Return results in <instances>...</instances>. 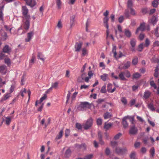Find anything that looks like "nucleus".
Returning a JSON list of instances; mask_svg holds the SVG:
<instances>
[{
    "instance_id": "obj_1",
    "label": "nucleus",
    "mask_w": 159,
    "mask_h": 159,
    "mask_svg": "<svg viewBox=\"0 0 159 159\" xmlns=\"http://www.w3.org/2000/svg\"><path fill=\"white\" fill-rule=\"evenodd\" d=\"M93 120L91 118L88 119L86 122L83 124V126L84 128L85 129H89L92 125Z\"/></svg>"
},
{
    "instance_id": "obj_2",
    "label": "nucleus",
    "mask_w": 159,
    "mask_h": 159,
    "mask_svg": "<svg viewBox=\"0 0 159 159\" xmlns=\"http://www.w3.org/2000/svg\"><path fill=\"white\" fill-rule=\"evenodd\" d=\"M116 46L113 45L112 52L113 53L114 57L115 59H117L123 56H125V55L123 54L122 52L121 51L119 52L118 55L117 56V53L116 51Z\"/></svg>"
},
{
    "instance_id": "obj_3",
    "label": "nucleus",
    "mask_w": 159,
    "mask_h": 159,
    "mask_svg": "<svg viewBox=\"0 0 159 159\" xmlns=\"http://www.w3.org/2000/svg\"><path fill=\"white\" fill-rule=\"evenodd\" d=\"M22 12L24 16L23 19H30V16L28 14V10L26 6H22Z\"/></svg>"
},
{
    "instance_id": "obj_4",
    "label": "nucleus",
    "mask_w": 159,
    "mask_h": 159,
    "mask_svg": "<svg viewBox=\"0 0 159 159\" xmlns=\"http://www.w3.org/2000/svg\"><path fill=\"white\" fill-rule=\"evenodd\" d=\"M128 118L130 119V121L131 122V123L132 124L133 123V122L134 121V119L133 118H130L129 116H125L122 119V124L124 127L125 128H126L128 126V124L126 121L127 119Z\"/></svg>"
},
{
    "instance_id": "obj_5",
    "label": "nucleus",
    "mask_w": 159,
    "mask_h": 159,
    "mask_svg": "<svg viewBox=\"0 0 159 159\" xmlns=\"http://www.w3.org/2000/svg\"><path fill=\"white\" fill-rule=\"evenodd\" d=\"M89 105V103L88 102H82L78 107V109L79 111H84Z\"/></svg>"
},
{
    "instance_id": "obj_6",
    "label": "nucleus",
    "mask_w": 159,
    "mask_h": 159,
    "mask_svg": "<svg viewBox=\"0 0 159 159\" xmlns=\"http://www.w3.org/2000/svg\"><path fill=\"white\" fill-rule=\"evenodd\" d=\"M23 25L24 28L25 30H28L30 27V19H24Z\"/></svg>"
},
{
    "instance_id": "obj_7",
    "label": "nucleus",
    "mask_w": 159,
    "mask_h": 159,
    "mask_svg": "<svg viewBox=\"0 0 159 159\" xmlns=\"http://www.w3.org/2000/svg\"><path fill=\"white\" fill-rule=\"evenodd\" d=\"M130 43L131 47L130 48L131 50L133 52L135 51V47L136 44V41L134 39H131L130 41Z\"/></svg>"
},
{
    "instance_id": "obj_8",
    "label": "nucleus",
    "mask_w": 159,
    "mask_h": 159,
    "mask_svg": "<svg viewBox=\"0 0 159 159\" xmlns=\"http://www.w3.org/2000/svg\"><path fill=\"white\" fill-rule=\"evenodd\" d=\"M7 69L6 66L3 65L0 66V73L2 75L5 74L7 72Z\"/></svg>"
},
{
    "instance_id": "obj_9",
    "label": "nucleus",
    "mask_w": 159,
    "mask_h": 159,
    "mask_svg": "<svg viewBox=\"0 0 159 159\" xmlns=\"http://www.w3.org/2000/svg\"><path fill=\"white\" fill-rule=\"evenodd\" d=\"M27 5L31 7L34 6L36 5V2L33 0H25Z\"/></svg>"
},
{
    "instance_id": "obj_10",
    "label": "nucleus",
    "mask_w": 159,
    "mask_h": 159,
    "mask_svg": "<svg viewBox=\"0 0 159 159\" xmlns=\"http://www.w3.org/2000/svg\"><path fill=\"white\" fill-rule=\"evenodd\" d=\"M11 96V94L10 93L6 94L2 97V98L0 100V102H4L7 99H8Z\"/></svg>"
},
{
    "instance_id": "obj_11",
    "label": "nucleus",
    "mask_w": 159,
    "mask_h": 159,
    "mask_svg": "<svg viewBox=\"0 0 159 159\" xmlns=\"http://www.w3.org/2000/svg\"><path fill=\"white\" fill-rule=\"evenodd\" d=\"M137 131V128L135 127V126H134L130 128L129 130V133L130 134L134 135L136 134Z\"/></svg>"
},
{
    "instance_id": "obj_12",
    "label": "nucleus",
    "mask_w": 159,
    "mask_h": 159,
    "mask_svg": "<svg viewBox=\"0 0 159 159\" xmlns=\"http://www.w3.org/2000/svg\"><path fill=\"white\" fill-rule=\"evenodd\" d=\"M145 29V23H142L140 24V26L137 29L136 31V33L137 34L139 31H143Z\"/></svg>"
},
{
    "instance_id": "obj_13",
    "label": "nucleus",
    "mask_w": 159,
    "mask_h": 159,
    "mask_svg": "<svg viewBox=\"0 0 159 159\" xmlns=\"http://www.w3.org/2000/svg\"><path fill=\"white\" fill-rule=\"evenodd\" d=\"M82 43H76L75 45V51L77 52H79L82 47Z\"/></svg>"
},
{
    "instance_id": "obj_14",
    "label": "nucleus",
    "mask_w": 159,
    "mask_h": 159,
    "mask_svg": "<svg viewBox=\"0 0 159 159\" xmlns=\"http://www.w3.org/2000/svg\"><path fill=\"white\" fill-rule=\"evenodd\" d=\"M34 33L32 32H31L27 33V37L25 39V41L26 42H29L33 36Z\"/></svg>"
},
{
    "instance_id": "obj_15",
    "label": "nucleus",
    "mask_w": 159,
    "mask_h": 159,
    "mask_svg": "<svg viewBox=\"0 0 159 159\" xmlns=\"http://www.w3.org/2000/svg\"><path fill=\"white\" fill-rule=\"evenodd\" d=\"M124 33L125 36L128 38H130L131 37V32L128 29H125L124 30Z\"/></svg>"
},
{
    "instance_id": "obj_16",
    "label": "nucleus",
    "mask_w": 159,
    "mask_h": 159,
    "mask_svg": "<svg viewBox=\"0 0 159 159\" xmlns=\"http://www.w3.org/2000/svg\"><path fill=\"white\" fill-rule=\"evenodd\" d=\"M2 50L3 52L8 53L10 52L11 48L8 45H6L4 47Z\"/></svg>"
},
{
    "instance_id": "obj_17",
    "label": "nucleus",
    "mask_w": 159,
    "mask_h": 159,
    "mask_svg": "<svg viewBox=\"0 0 159 159\" xmlns=\"http://www.w3.org/2000/svg\"><path fill=\"white\" fill-rule=\"evenodd\" d=\"M109 20V18L108 17H105L103 19V22L104 25L107 29H108L109 26L108 24V21Z\"/></svg>"
},
{
    "instance_id": "obj_18",
    "label": "nucleus",
    "mask_w": 159,
    "mask_h": 159,
    "mask_svg": "<svg viewBox=\"0 0 159 159\" xmlns=\"http://www.w3.org/2000/svg\"><path fill=\"white\" fill-rule=\"evenodd\" d=\"M75 16L72 15L70 17V25L71 27L72 26L74 25L75 21Z\"/></svg>"
},
{
    "instance_id": "obj_19",
    "label": "nucleus",
    "mask_w": 159,
    "mask_h": 159,
    "mask_svg": "<svg viewBox=\"0 0 159 159\" xmlns=\"http://www.w3.org/2000/svg\"><path fill=\"white\" fill-rule=\"evenodd\" d=\"M151 92L148 90L145 91L144 93L143 96V98L145 99L148 98L151 95Z\"/></svg>"
},
{
    "instance_id": "obj_20",
    "label": "nucleus",
    "mask_w": 159,
    "mask_h": 159,
    "mask_svg": "<svg viewBox=\"0 0 159 159\" xmlns=\"http://www.w3.org/2000/svg\"><path fill=\"white\" fill-rule=\"evenodd\" d=\"M124 72H120L119 75L118 77L120 80H125L126 79L125 78Z\"/></svg>"
},
{
    "instance_id": "obj_21",
    "label": "nucleus",
    "mask_w": 159,
    "mask_h": 159,
    "mask_svg": "<svg viewBox=\"0 0 159 159\" xmlns=\"http://www.w3.org/2000/svg\"><path fill=\"white\" fill-rule=\"evenodd\" d=\"M63 129H62L61 130L58 134V135H57L56 138V140H58L60 139L61 138L62 134L63 133Z\"/></svg>"
},
{
    "instance_id": "obj_22",
    "label": "nucleus",
    "mask_w": 159,
    "mask_h": 159,
    "mask_svg": "<svg viewBox=\"0 0 159 159\" xmlns=\"http://www.w3.org/2000/svg\"><path fill=\"white\" fill-rule=\"evenodd\" d=\"M4 121L6 125H9L11 121V118L10 117H7L5 118Z\"/></svg>"
},
{
    "instance_id": "obj_23",
    "label": "nucleus",
    "mask_w": 159,
    "mask_h": 159,
    "mask_svg": "<svg viewBox=\"0 0 159 159\" xmlns=\"http://www.w3.org/2000/svg\"><path fill=\"white\" fill-rule=\"evenodd\" d=\"M71 152L70 148H68L66 151L65 156L66 157H69L71 155Z\"/></svg>"
},
{
    "instance_id": "obj_24",
    "label": "nucleus",
    "mask_w": 159,
    "mask_h": 159,
    "mask_svg": "<svg viewBox=\"0 0 159 159\" xmlns=\"http://www.w3.org/2000/svg\"><path fill=\"white\" fill-rule=\"evenodd\" d=\"M56 4L58 9H60L61 8L62 2L61 0H56Z\"/></svg>"
},
{
    "instance_id": "obj_25",
    "label": "nucleus",
    "mask_w": 159,
    "mask_h": 159,
    "mask_svg": "<svg viewBox=\"0 0 159 159\" xmlns=\"http://www.w3.org/2000/svg\"><path fill=\"white\" fill-rule=\"evenodd\" d=\"M157 21V18L155 17V16H153L152 17L151 19V22L153 25H154L155 24H156Z\"/></svg>"
},
{
    "instance_id": "obj_26",
    "label": "nucleus",
    "mask_w": 159,
    "mask_h": 159,
    "mask_svg": "<svg viewBox=\"0 0 159 159\" xmlns=\"http://www.w3.org/2000/svg\"><path fill=\"white\" fill-rule=\"evenodd\" d=\"M108 76V75L106 74H104L100 76L101 79L104 81H106L107 78Z\"/></svg>"
},
{
    "instance_id": "obj_27",
    "label": "nucleus",
    "mask_w": 159,
    "mask_h": 159,
    "mask_svg": "<svg viewBox=\"0 0 159 159\" xmlns=\"http://www.w3.org/2000/svg\"><path fill=\"white\" fill-rule=\"evenodd\" d=\"M131 62L129 61H127L125 63L123 66V68L126 69L128 68L130 66Z\"/></svg>"
},
{
    "instance_id": "obj_28",
    "label": "nucleus",
    "mask_w": 159,
    "mask_h": 159,
    "mask_svg": "<svg viewBox=\"0 0 159 159\" xmlns=\"http://www.w3.org/2000/svg\"><path fill=\"white\" fill-rule=\"evenodd\" d=\"M148 107L151 111H154L155 110V108L154 107L152 103H150L148 105Z\"/></svg>"
},
{
    "instance_id": "obj_29",
    "label": "nucleus",
    "mask_w": 159,
    "mask_h": 159,
    "mask_svg": "<svg viewBox=\"0 0 159 159\" xmlns=\"http://www.w3.org/2000/svg\"><path fill=\"white\" fill-rule=\"evenodd\" d=\"M82 55L83 56H84L88 53V51L87 49L85 48H83L82 50Z\"/></svg>"
},
{
    "instance_id": "obj_30",
    "label": "nucleus",
    "mask_w": 159,
    "mask_h": 159,
    "mask_svg": "<svg viewBox=\"0 0 159 159\" xmlns=\"http://www.w3.org/2000/svg\"><path fill=\"white\" fill-rule=\"evenodd\" d=\"M133 6V2L132 0H128L127 6L128 8H132Z\"/></svg>"
},
{
    "instance_id": "obj_31",
    "label": "nucleus",
    "mask_w": 159,
    "mask_h": 159,
    "mask_svg": "<svg viewBox=\"0 0 159 159\" xmlns=\"http://www.w3.org/2000/svg\"><path fill=\"white\" fill-rule=\"evenodd\" d=\"M43 54L40 52H39L38 54V57L39 59H40L42 60L43 61H44L45 59L43 57Z\"/></svg>"
},
{
    "instance_id": "obj_32",
    "label": "nucleus",
    "mask_w": 159,
    "mask_h": 159,
    "mask_svg": "<svg viewBox=\"0 0 159 159\" xmlns=\"http://www.w3.org/2000/svg\"><path fill=\"white\" fill-rule=\"evenodd\" d=\"M106 84L104 85L102 87L101 90H100V92L102 93H105L107 91L106 89Z\"/></svg>"
},
{
    "instance_id": "obj_33",
    "label": "nucleus",
    "mask_w": 159,
    "mask_h": 159,
    "mask_svg": "<svg viewBox=\"0 0 159 159\" xmlns=\"http://www.w3.org/2000/svg\"><path fill=\"white\" fill-rule=\"evenodd\" d=\"M112 125V124L111 123L107 124L106 123H105L104 126V128L107 130L111 127Z\"/></svg>"
},
{
    "instance_id": "obj_34",
    "label": "nucleus",
    "mask_w": 159,
    "mask_h": 159,
    "mask_svg": "<svg viewBox=\"0 0 159 159\" xmlns=\"http://www.w3.org/2000/svg\"><path fill=\"white\" fill-rule=\"evenodd\" d=\"M152 4L153 7H156L158 6L159 2L157 0H154L152 2Z\"/></svg>"
},
{
    "instance_id": "obj_35",
    "label": "nucleus",
    "mask_w": 159,
    "mask_h": 159,
    "mask_svg": "<svg viewBox=\"0 0 159 159\" xmlns=\"http://www.w3.org/2000/svg\"><path fill=\"white\" fill-rule=\"evenodd\" d=\"M111 116V115L109 112H107L104 115V118L105 119L110 118Z\"/></svg>"
},
{
    "instance_id": "obj_36",
    "label": "nucleus",
    "mask_w": 159,
    "mask_h": 159,
    "mask_svg": "<svg viewBox=\"0 0 159 159\" xmlns=\"http://www.w3.org/2000/svg\"><path fill=\"white\" fill-rule=\"evenodd\" d=\"M138 62V58L137 57H135L132 61V63L134 65L137 64Z\"/></svg>"
},
{
    "instance_id": "obj_37",
    "label": "nucleus",
    "mask_w": 159,
    "mask_h": 159,
    "mask_svg": "<svg viewBox=\"0 0 159 159\" xmlns=\"http://www.w3.org/2000/svg\"><path fill=\"white\" fill-rule=\"evenodd\" d=\"M141 76V75L139 73L136 72L133 74V78L137 79L139 78Z\"/></svg>"
},
{
    "instance_id": "obj_38",
    "label": "nucleus",
    "mask_w": 159,
    "mask_h": 159,
    "mask_svg": "<svg viewBox=\"0 0 159 159\" xmlns=\"http://www.w3.org/2000/svg\"><path fill=\"white\" fill-rule=\"evenodd\" d=\"M93 157V154H90L85 156L84 157V159H92Z\"/></svg>"
},
{
    "instance_id": "obj_39",
    "label": "nucleus",
    "mask_w": 159,
    "mask_h": 159,
    "mask_svg": "<svg viewBox=\"0 0 159 159\" xmlns=\"http://www.w3.org/2000/svg\"><path fill=\"white\" fill-rule=\"evenodd\" d=\"M151 156L152 157H153L155 154V149L153 147L152 148L150 151Z\"/></svg>"
},
{
    "instance_id": "obj_40",
    "label": "nucleus",
    "mask_w": 159,
    "mask_h": 159,
    "mask_svg": "<svg viewBox=\"0 0 159 159\" xmlns=\"http://www.w3.org/2000/svg\"><path fill=\"white\" fill-rule=\"evenodd\" d=\"M121 149L122 148L120 147H116L115 149L116 152L118 154H121Z\"/></svg>"
},
{
    "instance_id": "obj_41",
    "label": "nucleus",
    "mask_w": 159,
    "mask_h": 159,
    "mask_svg": "<svg viewBox=\"0 0 159 159\" xmlns=\"http://www.w3.org/2000/svg\"><path fill=\"white\" fill-rule=\"evenodd\" d=\"M136 153L134 152H132L130 155V157L131 159H137L135 158Z\"/></svg>"
},
{
    "instance_id": "obj_42",
    "label": "nucleus",
    "mask_w": 159,
    "mask_h": 159,
    "mask_svg": "<svg viewBox=\"0 0 159 159\" xmlns=\"http://www.w3.org/2000/svg\"><path fill=\"white\" fill-rule=\"evenodd\" d=\"M120 100L124 105H126L127 103V100L125 97L121 98Z\"/></svg>"
},
{
    "instance_id": "obj_43",
    "label": "nucleus",
    "mask_w": 159,
    "mask_h": 159,
    "mask_svg": "<svg viewBox=\"0 0 159 159\" xmlns=\"http://www.w3.org/2000/svg\"><path fill=\"white\" fill-rule=\"evenodd\" d=\"M143 48V44L141 43L139 44L138 46V50L139 52H141Z\"/></svg>"
},
{
    "instance_id": "obj_44",
    "label": "nucleus",
    "mask_w": 159,
    "mask_h": 159,
    "mask_svg": "<svg viewBox=\"0 0 159 159\" xmlns=\"http://www.w3.org/2000/svg\"><path fill=\"white\" fill-rule=\"evenodd\" d=\"M150 84L151 86L153 87L155 89H156L157 88V86L154 83V81H151L150 82Z\"/></svg>"
},
{
    "instance_id": "obj_45",
    "label": "nucleus",
    "mask_w": 159,
    "mask_h": 159,
    "mask_svg": "<svg viewBox=\"0 0 159 159\" xmlns=\"http://www.w3.org/2000/svg\"><path fill=\"white\" fill-rule=\"evenodd\" d=\"M47 97L46 94H44L43 96L40 98L39 103H41Z\"/></svg>"
},
{
    "instance_id": "obj_46",
    "label": "nucleus",
    "mask_w": 159,
    "mask_h": 159,
    "mask_svg": "<svg viewBox=\"0 0 159 159\" xmlns=\"http://www.w3.org/2000/svg\"><path fill=\"white\" fill-rule=\"evenodd\" d=\"M58 83L55 82L54 83L52 84L51 88H52H52H56L58 86Z\"/></svg>"
},
{
    "instance_id": "obj_47",
    "label": "nucleus",
    "mask_w": 159,
    "mask_h": 159,
    "mask_svg": "<svg viewBox=\"0 0 159 159\" xmlns=\"http://www.w3.org/2000/svg\"><path fill=\"white\" fill-rule=\"evenodd\" d=\"M121 135L122 134L121 133H118L115 136L114 138L115 140H117L118 139Z\"/></svg>"
},
{
    "instance_id": "obj_48",
    "label": "nucleus",
    "mask_w": 159,
    "mask_h": 159,
    "mask_svg": "<svg viewBox=\"0 0 159 159\" xmlns=\"http://www.w3.org/2000/svg\"><path fill=\"white\" fill-rule=\"evenodd\" d=\"M123 72H124L125 75L127 78H129L130 76V73L129 71H126Z\"/></svg>"
},
{
    "instance_id": "obj_49",
    "label": "nucleus",
    "mask_w": 159,
    "mask_h": 159,
    "mask_svg": "<svg viewBox=\"0 0 159 159\" xmlns=\"http://www.w3.org/2000/svg\"><path fill=\"white\" fill-rule=\"evenodd\" d=\"M70 94H71V93H70V91H68V93H67V97H66L67 100L66 102V103H67L68 102V100L70 98Z\"/></svg>"
},
{
    "instance_id": "obj_50",
    "label": "nucleus",
    "mask_w": 159,
    "mask_h": 159,
    "mask_svg": "<svg viewBox=\"0 0 159 159\" xmlns=\"http://www.w3.org/2000/svg\"><path fill=\"white\" fill-rule=\"evenodd\" d=\"M6 58V55L2 52L0 53V59H5Z\"/></svg>"
},
{
    "instance_id": "obj_51",
    "label": "nucleus",
    "mask_w": 159,
    "mask_h": 159,
    "mask_svg": "<svg viewBox=\"0 0 159 159\" xmlns=\"http://www.w3.org/2000/svg\"><path fill=\"white\" fill-rule=\"evenodd\" d=\"M127 151V149L126 148L124 147L121 149V154H124L126 153Z\"/></svg>"
},
{
    "instance_id": "obj_52",
    "label": "nucleus",
    "mask_w": 159,
    "mask_h": 159,
    "mask_svg": "<svg viewBox=\"0 0 159 159\" xmlns=\"http://www.w3.org/2000/svg\"><path fill=\"white\" fill-rule=\"evenodd\" d=\"M145 43V46L146 47H148L150 45V42L148 38L146 39Z\"/></svg>"
},
{
    "instance_id": "obj_53",
    "label": "nucleus",
    "mask_w": 159,
    "mask_h": 159,
    "mask_svg": "<svg viewBox=\"0 0 159 159\" xmlns=\"http://www.w3.org/2000/svg\"><path fill=\"white\" fill-rule=\"evenodd\" d=\"M102 119L101 118H99L97 120V124L98 125H101L102 124Z\"/></svg>"
},
{
    "instance_id": "obj_54",
    "label": "nucleus",
    "mask_w": 159,
    "mask_h": 159,
    "mask_svg": "<svg viewBox=\"0 0 159 159\" xmlns=\"http://www.w3.org/2000/svg\"><path fill=\"white\" fill-rule=\"evenodd\" d=\"M142 12L143 14L146 13L148 11V9L147 8L145 7L142 9Z\"/></svg>"
},
{
    "instance_id": "obj_55",
    "label": "nucleus",
    "mask_w": 159,
    "mask_h": 159,
    "mask_svg": "<svg viewBox=\"0 0 159 159\" xmlns=\"http://www.w3.org/2000/svg\"><path fill=\"white\" fill-rule=\"evenodd\" d=\"M112 87V84L111 83H108L107 86V89L108 92H109L110 90L111 89Z\"/></svg>"
},
{
    "instance_id": "obj_56",
    "label": "nucleus",
    "mask_w": 159,
    "mask_h": 159,
    "mask_svg": "<svg viewBox=\"0 0 159 159\" xmlns=\"http://www.w3.org/2000/svg\"><path fill=\"white\" fill-rule=\"evenodd\" d=\"M153 46L154 47L159 46V41H156L153 43Z\"/></svg>"
},
{
    "instance_id": "obj_57",
    "label": "nucleus",
    "mask_w": 159,
    "mask_h": 159,
    "mask_svg": "<svg viewBox=\"0 0 159 159\" xmlns=\"http://www.w3.org/2000/svg\"><path fill=\"white\" fill-rule=\"evenodd\" d=\"M70 130L69 129H66L65 131V135L66 137H67L69 135Z\"/></svg>"
},
{
    "instance_id": "obj_58",
    "label": "nucleus",
    "mask_w": 159,
    "mask_h": 159,
    "mask_svg": "<svg viewBox=\"0 0 159 159\" xmlns=\"http://www.w3.org/2000/svg\"><path fill=\"white\" fill-rule=\"evenodd\" d=\"M76 128L79 129H80L82 128V126L79 123H76Z\"/></svg>"
},
{
    "instance_id": "obj_59",
    "label": "nucleus",
    "mask_w": 159,
    "mask_h": 159,
    "mask_svg": "<svg viewBox=\"0 0 159 159\" xmlns=\"http://www.w3.org/2000/svg\"><path fill=\"white\" fill-rule=\"evenodd\" d=\"M50 121L51 119L50 118H49L45 124V127H46L50 123Z\"/></svg>"
},
{
    "instance_id": "obj_60",
    "label": "nucleus",
    "mask_w": 159,
    "mask_h": 159,
    "mask_svg": "<svg viewBox=\"0 0 159 159\" xmlns=\"http://www.w3.org/2000/svg\"><path fill=\"white\" fill-rule=\"evenodd\" d=\"M130 10L131 14L133 15H136V13L134 10L132 8H130Z\"/></svg>"
},
{
    "instance_id": "obj_61",
    "label": "nucleus",
    "mask_w": 159,
    "mask_h": 159,
    "mask_svg": "<svg viewBox=\"0 0 159 159\" xmlns=\"http://www.w3.org/2000/svg\"><path fill=\"white\" fill-rule=\"evenodd\" d=\"M136 102V100L135 99H132L130 101V106H132Z\"/></svg>"
},
{
    "instance_id": "obj_62",
    "label": "nucleus",
    "mask_w": 159,
    "mask_h": 159,
    "mask_svg": "<svg viewBox=\"0 0 159 159\" xmlns=\"http://www.w3.org/2000/svg\"><path fill=\"white\" fill-rule=\"evenodd\" d=\"M35 60V57L34 56H33L30 60V65H32L34 62Z\"/></svg>"
},
{
    "instance_id": "obj_63",
    "label": "nucleus",
    "mask_w": 159,
    "mask_h": 159,
    "mask_svg": "<svg viewBox=\"0 0 159 159\" xmlns=\"http://www.w3.org/2000/svg\"><path fill=\"white\" fill-rule=\"evenodd\" d=\"M26 92V90L25 89H24L20 91L21 95L22 97H24V93H25Z\"/></svg>"
},
{
    "instance_id": "obj_64",
    "label": "nucleus",
    "mask_w": 159,
    "mask_h": 159,
    "mask_svg": "<svg viewBox=\"0 0 159 159\" xmlns=\"http://www.w3.org/2000/svg\"><path fill=\"white\" fill-rule=\"evenodd\" d=\"M124 17L123 16H120L118 18V21L120 23H121L123 21Z\"/></svg>"
}]
</instances>
